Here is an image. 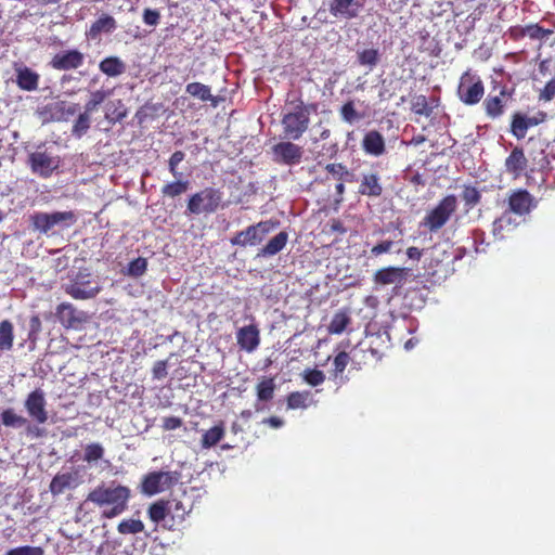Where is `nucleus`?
<instances>
[{
    "instance_id": "obj_64",
    "label": "nucleus",
    "mask_w": 555,
    "mask_h": 555,
    "mask_svg": "<svg viewBox=\"0 0 555 555\" xmlns=\"http://www.w3.org/2000/svg\"><path fill=\"white\" fill-rule=\"evenodd\" d=\"M423 251L415 246H411L406 249V256L412 259L418 261L422 258Z\"/></svg>"
},
{
    "instance_id": "obj_61",
    "label": "nucleus",
    "mask_w": 555,
    "mask_h": 555,
    "mask_svg": "<svg viewBox=\"0 0 555 555\" xmlns=\"http://www.w3.org/2000/svg\"><path fill=\"white\" fill-rule=\"evenodd\" d=\"M392 245H393L392 241H389V240L383 241V242H380V243H378V244H376L375 246L372 247L371 254L373 256L377 257V256H379L382 254L390 251Z\"/></svg>"
},
{
    "instance_id": "obj_63",
    "label": "nucleus",
    "mask_w": 555,
    "mask_h": 555,
    "mask_svg": "<svg viewBox=\"0 0 555 555\" xmlns=\"http://www.w3.org/2000/svg\"><path fill=\"white\" fill-rule=\"evenodd\" d=\"M328 225L332 233L345 234L347 232V229L339 219H332Z\"/></svg>"
},
{
    "instance_id": "obj_41",
    "label": "nucleus",
    "mask_w": 555,
    "mask_h": 555,
    "mask_svg": "<svg viewBox=\"0 0 555 555\" xmlns=\"http://www.w3.org/2000/svg\"><path fill=\"white\" fill-rule=\"evenodd\" d=\"M144 524L140 519H124L117 530L120 534H137L144 531Z\"/></svg>"
},
{
    "instance_id": "obj_38",
    "label": "nucleus",
    "mask_w": 555,
    "mask_h": 555,
    "mask_svg": "<svg viewBox=\"0 0 555 555\" xmlns=\"http://www.w3.org/2000/svg\"><path fill=\"white\" fill-rule=\"evenodd\" d=\"M190 182L188 180H176L165 184L162 188L163 196L175 198L188 191Z\"/></svg>"
},
{
    "instance_id": "obj_36",
    "label": "nucleus",
    "mask_w": 555,
    "mask_h": 555,
    "mask_svg": "<svg viewBox=\"0 0 555 555\" xmlns=\"http://www.w3.org/2000/svg\"><path fill=\"white\" fill-rule=\"evenodd\" d=\"M0 418L2 425L5 427L17 428L28 424V420L22 415H18L12 408L2 410L0 413Z\"/></svg>"
},
{
    "instance_id": "obj_1",
    "label": "nucleus",
    "mask_w": 555,
    "mask_h": 555,
    "mask_svg": "<svg viewBox=\"0 0 555 555\" xmlns=\"http://www.w3.org/2000/svg\"><path fill=\"white\" fill-rule=\"evenodd\" d=\"M130 498L129 487L113 481L109 486L104 482L96 486L88 493L86 501L102 508L103 518L112 519L128 509Z\"/></svg>"
},
{
    "instance_id": "obj_3",
    "label": "nucleus",
    "mask_w": 555,
    "mask_h": 555,
    "mask_svg": "<svg viewBox=\"0 0 555 555\" xmlns=\"http://www.w3.org/2000/svg\"><path fill=\"white\" fill-rule=\"evenodd\" d=\"M63 289L75 300H89L102 292V285L98 276L85 269L70 275L68 282L63 285Z\"/></svg>"
},
{
    "instance_id": "obj_26",
    "label": "nucleus",
    "mask_w": 555,
    "mask_h": 555,
    "mask_svg": "<svg viewBox=\"0 0 555 555\" xmlns=\"http://www.w3.org/2000/svg\"><path fill=\"white\" fill-rule=\"evenodd\" d=\"M533 127L531 119L522 112H515L511 116L509 132L517 139L526 138L528 130Z\"/></svg>"
},
{
    "instance_id": "obj_8",
    "label": "nucleus",
    "mask_w": 555,
    "mask_h": 555,
    "mask_svg": "<svg viewBox=\"0 0 555 555\" xmlns=\"http://www.w3.org/2000/svg\"><path fill=\"white\" fill-rule=\"evenodd\" d=\"M180 473L172 470H155L143 476L140 483L141 493L152 496L171 489L180 480Z\"/></svg>"
},
{
    "instance_id": "obj_16",
    "label": "nucleus",
    "mask_w": 555,
    "mask_h": 555,
    "mask_svg": "<svg viewBox=\"0 0 555 555\" xmlns=\"http://www.w3.org/2000/svg\"><path fill=\"white\" fill-rule=\"evenodd\" d=\"M534 206V197L525 189H518L508 196V207L516 215L529 214Z\"/></svg>"
},
{
    "instance_id": "obj_46",
    "label": "nucleus",
    "mask_w": 555,
    "mask_h": 555,
    "mask_svg": "<svg viewBox=\"0 0 555 555\" xmlns=\"http://www.w3.org/2000/svg\"><path fill=\"white\" fill-rule=\"evenodd\" d=\"M104 455V448L98 442L89 443L85 447L83 461L94 463Z\"/></svg>"
},
{
    "instance_id": "obj_62",
    "label": "nucleus",
    "mask_w": 555,
    "mask_h": 555,
    "mask_svg": "<svg viewBox=\"0 0 555 555\" xmlns=\"http://www.w3.org/2000/svg\"><path fill=\"white\" fill-rule=\"evenodd\" d=\"M41 331V320L38 315H33L29 320V337L37 335Z\"/></svg>"
},
{
    "instance_id": "obj_40",
    "label": "nucleus",
    "mask_w": 555,
    "mask_h": 555,
    "mask_svg": "<svg viewBox=\"0 0 555 555\" xmlns=\"http://www.w3.org/2000/svg\"><path fill=\"white\" fill-rule=\"evenodd\" d=\"M13 339V324L9 320H3L0 322V350H11Z\"/></svg>"
},
{
    "instance_id": "obj_17",
    "label": "nucleus",
    "mask_w": 555,
    "mask_h": 555,
    "mask_svg": "<svg viewBox=\"0 0 555 555\" xmlns=\"http://www.w3.org/2000/svg\"><path fill=\"white\" fill-rule=\"evenodd\" d=\"M505 171L512 176L514 180L519 179L528 166V159L524 153L521 147H514L509 155L506 157L505 163Z\"/></svg>"
},
{
    "instance_id": "obj_2",
    "label": "nucleus",
    "mask_w": 555,
    "mask_h": 555,
    "mask_svg": "<svg viewBox=\"0 0 555 555\" xmlns=\"http://www.w3.org/2000/svg\"><path fill=\"white\" fill-rule=\"evenodd\" d=\"M318 104H306L298 100L293 109L284 114L282 118L283 133L285 138L298 140L308 130L311 113H317Z\"/></svg>"
},
{
    "instance_id": "obj_51",
    "label": "nucleus",
    "mask_w": 555,
    "mask_h": 555,
    "mask_svg": "<svg viewBox=\"0 0 555 555\" xmlns=\"http://www.w3.org/2000/svg\"><path fill=\"white\" fill-rule=\"evenodd\" d=\"M360 65L374 67L379 61V53L376 49H365L358 53Z\"/></svg>"
},
{
    "instance_id": "obj_52",
    "label": "nucleus",
    "mask_w": 555,
    "mask_h": 555,
    "mask_svg": "<svg viewBox=\"0 0 555 555\" xmlns=\"http://www.w3.org/2000/svg\"><path fill=\"white\" fill-rule=\"evenodd\" d=\"M349 362H350V357H349L348 352H346V351L338 352L333 361L334 377H338L339 375H341L344 373V371L346 370L347 365L349 364Z\"/></svg>"
},
{
    "instance_id": "obj_22",
    "label": "nucleus",
    "mask_w": 555,
    "mask_h": 555,
    "mask_svg": "<svg viewBox=\"0 0 555 555\" xmlns=\"http://www.w3.org/2000/svg\"><path fill=\"white\" fill-rule=\"evenodd\" d=\"M362 149L367 155L378 157L386 152L383 134L377 130L367 131L362 139Z\"/></svg>"
},
{
    "instance_id": "obj_33",
    "label": "nucleus",
    "mask_w": 555,
    "mask_h": 555,
    "mask_svg": "<svg viewBox=\"0 0 555 555\" xmlns=\"http://www.w3.org/2000/svg\"><path fill=\"white\" fill-rule=\"evenodd\" d=\"M339 115L341 119L347 124H354L365 118V113H361L357 109L354 100H348L339 108Z\"/></svg>"
},
{
    "instance_id": "obj_10",
    "label": "nucleus",
    "mask_w": 555,
    "mask_h": 555,
    "mask_svg": "<svg viewBox=\"0 0 555 555\" xmlns=\"http://www.w3.org/2000/svg\"><path fill=\"white\" fill-rule=\"evenodd\" d=\"M278 222L272 220L260 221L256 224L247 227L245 230L237 232L230 238L233 246L246 247L260 244L266 235L271 232Z\"/></svg>"
},
{
    "instance_id": "obj_23",
    "label": "nucleus",
    "mask_w": 555,
    "mask_h": 555,
    "mask_svg": "<svg viewBox=\"0 0 555 555\" xmlns=\"http://www.w3.org/2000/svg\"><path fill=\"white\" fill-rule=\"evenodd\" d=\"M116 20L106 13H103L96 21H94L89 29L86 31V36L89 39H96L102 33H112L116 29Z\"/></svg>"
},
{
    "instance_id": "obj_21",
    "label": "nucleus",
    "mask_w": 555,
    "mask_h": 555,
    "mask_svg": "<svg viewBox=\"0 0 555 555\" xmlns=\"http://www.w3.org/2000/svg\"><path fill=\"white\" fill-rule=\"evenodd\" d=\"M380 176L377 172L364 173L361 178L358 193L367 197H379L383 194Z\"/></svg>"
},
{
    "instance_id": "obj_28",
    "label": "nucleus",
    "mask_w": 555,
    "mask_h": 555,
    "mask_svg": "<svg viewBox=\"0 0 555 555\" xmlns=\"http://www.w3.org/2000/svg\"><path fill=\"white\" fill-rule=\"evenodd\" d=\"M171 501L163 499L152 503L147 508V516L155 524L164 521L168 516H171Z\"/></svg>"
},
{
    "instance_id": "obj_25",
    "label": "nucleus",
    "mask_w": 555,
    "mask_h": 555,
    "mask_svg": "<svg viewBox=\"0 0 555 555\" xmlns=\"http://www.w3.org/2000/svg\"><path fill=\"white\" fill-rule=\"evenodd\" d=\"M78 485L77 473L56 474L50 482V491L53 495L62 494L66 489L74 488Z\"/></svg>"
},
{
    "instance_id": "obj_12",
    "label": "nucleus",
    "mask_w": 555,
    "mask_h": 555,
    "mask_svg": "<svg viewBox=\"0 0 555 555\" xmlns=\"http://www.w3.org/2000/svg\"><path fill=\"white\" fill-rule=\"evenodd\" d=\"M24 406L28 416L38 424H44L48 421V411L46 409V395L42 389L37 388L28 393Z\"/></svg>"
},
{
    "instance_id": "obj_58",
    "label": "nucleus",
    "mask_w": 555,
    "mask_h": 555,
    "mask_svg": "<svg viewBox=\"0 0 555 555\" xmlns=\"http://www.w3.org/2000/svg\"><path fill=\"white\" fill-rule=\"evenodd\" d=\"M183 425V421L178 416H166L163 418L162 428L165 431L176 430Z\"/></svg>"
},
{
    "instance_id": "obj_50",
    "label": "nucleus",
    "mask_w": 555,
    "mask_h": 555,
    "mask_svg": "<svg viewBox=\"0 0 555 555\" xmlns=\"http://www.w3.org/2000/svg\"><path fill=\"white\" fill-rule=\"evenodd\" d=\"M147 270V260L143 257H138L129 262L127 274L133 278L142 276Z\"/></svg>"
},
{
    "instance_id": "obj_57",
    "label": "nucleus",
    "mask_w": 555,
    "mask_h": 555,
    "mask_svg": "<svg viewBox=\"0 0 555 555\" xmlns=\"http://www.w3.org/2000/svg\"><path fill=\"white\" fill-rule=\"evenodd\" d=\"M167 367H168L167 360L156 361L152 369L153 378L158 379V380L165 378L168 374Z\"/></svg>"
},
{
    "instance_id": "obj_13",
    "label": "nucleus",
    "mask_w": 555,
    "mask_h": 555,
    "mask_svg": "<svg viewBox=\"0 0 555 555\" xmlns=\"http://www.w3.org/2000/svg\"><path fill=\"white\" fill-rule=\"evenodd\" d=\"M85 63V54L79 50H64L53 55L50 61L52 68L56 70H73L81 67Z\"/></svg>"
},
{
    "instance_id": "obj_59",
    "label": "nucleus",
    "mask_w": 555,
    "mask_h": 555,
    "mask_svg": "<svg viewBox=\"0 0 555 555\" xmlns=\"http://www.w3.org/2000/svg\"><path fill=\"white\" fill-rule=\"evenodd\" d=\"M172 513H171V520L172 524L169 526L171 528L175 525V519L178 518L179 521H182L184 519V515L186 513L183 504L179 501H172Z\"/></svg>"
},
{
    "instance_id": "obj_60",
    "label": "nucleus",
    "mask_w": 555,
    "mask_h": 555,
    "mask_svg": "<svg viewBox=\"0 0 555 555\" xmlns=\"http://www.w3.org/2000/svg\"><path fill=\"white\" fill-rule=\"evenodd\" d=\"M346 166L341 163H331L325 166V170L331 173L335 179L340 181Z\"/></svg>"
},
{
    "instance_id": "obj_48",
    "label": "nucleus",
    "mask_w": 555,
    "mask_h": 555,
    "mask_svg": "<svg viewBox=\"0 0 555 555\" xmlns=\"http://www.w3.org/2000/svg\"><path fill=\"white\" fill-rule=\"evenodd\" d=\"M325 374L318 369H306L302 372V379L312 387L322 385L325 382Z\"/></svg>"
},
{
    "instance_id": "obj_4",
    "label": "nucleus",
    "mask_w": 555,
    "mask_h": 555,
    "mask_svg": "<svg viewBox=\"0 0 555 555\" xmlns=\"http://www.w3.org/2000/svg\"><path fill=\"white\" fill-rule=\"evenodd\" d=\"M514 102V89L496 83L487 93L482 102L485 115L490 120H500Z\"/></svg>"
},
{
    "instance_id": "obj_6",
    "label": "nucleus",
    "mask_w": 555,
    "mask_h": 555,
    "mask_svg": "<svg viewBox=\"0 0 555 555\" xmlns=\"http://www.w3.org/2000/svg\"><path fill=\"white\" fill-rule=\"evenodd\" d=\"M222 198L221 190L207 186L189 197L186 208L192 215L214 214L222 207Z\"/></svg>"
},
{
    "instance_id": "obj_14",
    "label": "nucleus",
    "mask_w": 555,
    "mask_h": 555,
    "mask_svg": "<svg viewBox=\"0 0 555 555\" xmlns=\"http://www.w3.org/2000/svg\"><path fill=\"white\" fill-rule=\"evenodd\" d=\"M236 343L241 350L254 352L260 345V331L256 324L242 326L236 332Z\"/></svg>"
},
{
    "instance_id": "obj_29",
    "label": "nucleus",
    "mask_w": 555,
    "mask_h": 555,
    "mask_svg": "<svg viewBox=\"0 0 555 555\" xmlns=\"http://www.w3.org/2000/svg\"><path fill=\"white\" fill-rule=\"evenodd\" d=\"M99 69L108 77H117L126 72V64L118 56H107L100 62Z\"/></svg>"
},
{
    "instance_id": "obj_11",
    "label": "nucleus",
    "mask_w": 555,
    "mask_h": 555,
    "mask_svg": "<svg viewBox=\"0 0 555 555\" xmlns=\"http://www.w3.org/2000/svg\"><path fill=\"white\" fill-rule=\"evenodd\" d=\"M60 157L44 151H35L29 154L27 164L33 173L40 178H50L60 167Z\"/></svg>"
},
{
    "instance_id": "obj_24",
    "label": "nucleus",
    "mask_w": 555,
    "mask_h": 555,
    "mask_svg": "<svg viewBox=\"0 0 555 555\" xmlns=\"http://www.w3.org/2000/svg\"><path fill=\"white\" fill-rule=\"evenodd\" d=\"M78 103H68L66 101H57L47 106L48 112L52 118L57 121H66L69 117L77 114L79 111Z\"/></svg>"
},
{
    "instance_id": "obj_7",
    "label": "nucleus",
    "mask_w": 555,
    "mask_h": 555,
    "mask_svg": "<svg viewBox=\"0 0 555 555\" xmlns=\"http://www.w3.org/2000/svg\"><path fill=\"white\" fill-rule=\"evenodd\" d=\"M35 231L48 234L52 229L59 227L66 229L76 223L77 218L73 211L35 212L29 218Z\"/></svg>"
},
{
    "instance_id": "obj_34",
    "label": "nucleus",
    "mask_w": 555,
    "mask_h": 555,
    "mask_svg": "<svg viewBox=\"0 0 555 555\" xmlns=\"http://www.w3.org/2000/svg\"><path fill=\"white\" fill-rule=\"evenodd\" d=\"M224 436V425L223 422L215 425L210 429L206 430L202 436V447L204 449H209L216 446L219 441L222 440Z\"/></svg>"
},
{
    "instance_id": "obj_20",
    "label": "nucleus",
    "mask_w": 555,
    "mask_h": 555,
    "mask_svg": "<svg viewBox=\"0 0 555 555\" xmlns=\"http://www.w3.org/2000/svg\"><path fill=\"white\" fill-rule=\"evenodd\" d=\"M408 271L409 269L399 267L382 268L374 273L373 281L378 285L401 284L405 280Z\"/></svg>"
},
{
    "instance_id": "obj_56",
    "label": "nucleus",
    "mask_w": 555,
    "mask_h": 555,
    "mask_svg": "<svg viewBox=\"0 0 555 555\" xmlns=\"http://www.w3.org/2000/svg\"><path fill=\"white\" fill-rule=\"evenodd\" d=\"M142 20L145 25L155 27L160 22V13L158 10L146 8L143 11Z\"/></svg>"
},
{
    "instance_id": "obj_30",
    "label": "nucleus",
    "mask_w": 555,
    "mask_h": 555,
    "mask_svg": "<svg viewBox=\"0 0 555 555\" xmlns=\"http://www.w3.org/2000/svg\"><path fill=\"white\" fill-rule=\"evenodd\" d=\"M185 91L193 98L203 102L210 101L214 106L217 105V99L211 94L210 87L202 82H191L185 87Z\"/></svg>"
},
{
    "instance_id": "obj_5",
    "label": "nucleus",
    "mask_w": 555,
    "mask_h": 555,
    "mask_svg": "<svg viewBox=\"0 0 555 555\" xmlns=\"http://www.w3.org/2000/svg\"><path fill=\"white\" fill-rule=\"evenodd\" d=\"M456 196L453 194L447 195L434 208L427 211L420 222V227L430 233L438 232L448 223L452 215L456 211Z\"/></svg>"
},
{
    "instance_id": "obj_35",
    "label": "nucleus",
    "mask_w": 555,
    "mask_h": 555,
    "mask_svg": "<svg viewBox=\"0 0 555 555\" xmlns=\"http://www.w3.org/2000/svg\"><path fill=\"white\" fill-rule=\"evenodd\" d=\"M311 393L308 390L305 391H293L287 396L286 404L288 410L307 409L312 402Z\"/></svg>"
},
{
    "instance_id": "obj_49",
    "label": "nucleus",
    "mask_w": 555,
    "mask_h": 555,
    "mask_svg": "<svg viewBox=\"0 0 555 555\" xmlns=\"http://www.w3.org/2000/svg\"><path fill=\"white\" fill-rule=\"evenodd\" d=\"M109 95L108 91L96 90L91 92V96L89 101L85 105V112L91 114L105 101V99Z\"/></svg>"
},
{
    "instance_id": "obj_39",
    "label": "nucleus",
    "mask_w": 555,
    "mask_h": 555,
    "mask_svg": "<svg viewBox=\"0 0 555 555\" xmlns=\"http://www.w3.org/2000/svg\"><path fill=\"white\" fill-rule=\"evenodd\" d=\"M275 383L272 377L262 378L256 386L257 398L260 401H270L274 396Z\"/></svg>"
},
{
    "instance_id": "obj_9",
    "label": "nucleus",
    "mask_w": 555,
    "mask_h": 555,
    "mask_svg": "<svg viewBox=\"0 0 555 555\" xmlns=\"http://www.w3.org/2000/svg\"><path fill=\"white\" fill-rule=\"evenodd\" d=\"M456 95L465 105L478 104L485 95V85L480 76L469 69L464 72L460 77Z\"/></svg>"
},
{
    "instance_id": "obj_31",
    "label": "nucleus",
    "mask_w": 555,
    "mask_h": 555,
    "mask_svg": "<svg viewBox=\"0 0 555 555\" xmlns=\"http://www.w3.org/2000/svg\"><path fill=\"white\" fill-rule=\"evenodd\" d=\"M350 323L351 318L349 312L346 309L339 310L333 315L327 326V332L330 334L339 335L346 331Z\"/></svg>"
},
{
    "instance_id": "obj_18",
    "label": "nucleus",
    "mask_w": 555,
    "mask_h": 555,
    "mask_svg": "<svg viewBox=\"0 0 555 555\" xmlns=\"http://www.w3.org/2000/svg\"><path fill=\"white\" fill-rule=\"evenodd\" d=\"M273 153L278 157V160L285 165L298 164L302 157V149L289 141L275 144L273 146Z\"/></svg>"
},
{
    "instance_id": "obj_47",
    "label": "nucleus",
    "mask_w": 555,
    "mask_h": 555,
    "mask_svg": "<svg viewBox=\"0 0 555 555\" xmlns=\"http://www.w3.org/2000/svg\"><path fill=\"white\" fill-rule=\"evenodd\" d=\"M462 199L465 206L468 208L475 207L481 199V194L477 188L472 185H465L462 191Z\"/></svg>"
},
{
    "instance_id": "obj_55",
    "label": "nucleus",
    "mask_w": 555,
    "mask_h": 555,
    "mask_svg": "<svg viewBox=\"0 0 555 555\" xmlns=\"http://www.w3.org/2000/svg\"><path fill=\"white\" fill-rule=\"evenodd\" d=\"M185 154L182 151H176L168 160V169L175 178H179L181 172L178 171V165L184 159Z\"/></svg>"
},
{
    "instance_id": "obj_44",
    "label": "nucleus",
    "mask_w": 555,
    "mask_h": 555,
    "mask_svg": "<svg viewBox=\"0 0 555 555\" xmlns=\"http://www.w3.org/2000/svg\"><path fill=\"white\" fill-rule=\"evenodd\" d=\"M90 128V114L87 112L80 113L75 120L72 133L76 138H81L85 133H87Z\"/></svg>"
},
{
    "instance_id": "obj_32",
    "label": "nucleus",
    "mask_w": 555,
    "mask_h": 555,
    "mask_svg": "<svg viewBox=\"0 0 555 555\" xmlns=\"http://www.w3.org/2000/svg\"><path fill=\"white\" fill-rule=\"evenodd\" d=\"M288 234L285 231H281L273 236L260 250L263 256H274L280 253L287 243Z\"/></svg>"
},
{
    "instance_id": "obj_15",
    "label": "nucleus",
    "mask_w": 555,
    "mask_h": 555,
    "mask_svg": "<svg viewBox=\"0 0 555 555\" xmlns=\"http://www.w3.org/2000/svg\"><path fill=\"white\" fill-rule=\"evenodd\" d=\"M55 317L65 328H74L86 321L83 312L78 311L70 302H62L56 307Z\"/></svg>"
},
{
    "instance_id": "obj_54",
    "label": "nucleus",
    "mask_w": 555,
    "mask_h": 555,
    "mask_svg": "<svg viewBox=\"0 0 555 555\" xmlns=\"http://www.w3.org/2000/svg\"><path fill=\"white\" fill-rule=\"evenodd\" d=\"M555 98V76L548 80L544 88L540 90L538 99L541 102H551Z\"/></svg>"
},
{
    "instance_id": "obj_37",
    "label": "nucleus",
    "mask_w": 555,
    "mask_h": 555,
    "mask_svg": "<svg viewBox=\"0 0 555 555\" xmlns=\"http://www.w3.org/2000/svg\"><path fill=\"white\" fill-rule=\"evenodd\" d=\"M128 115V109L126 108L125 104L121 100H117L115 102H111L107 106V112L105 114V118L112 122H120L122 121Z\"/></svg>"
},
{
    "instance_id": "obj_43",
    "label": "nucleus",
    "mask_w": 555,
    "mask_h": 555,
    "mask_svg": "<svg viewBox=\"0 0 555 555\" xmlns=\"http://www.w3.org/2000/svg\"><path fill=\"white\" fill-rule=\"evenodd\" d=\"M411 109L420 116H430L433 108L428 105L427 98L423 94L416 95L411 102Z\"/></svg>"
},
{
    "instance_id": "obj_27",
    "label": "nucleus",
    "mask_w": 555,
    "mask_h": 555,
    "mask_svg": "<svg viewBox=\"0 0 555 555\" xmlns=\"http://www.w3.org/2000/svg\"><path fill=\"white\" fill-rule=\"evenodd\" d=\"M16 83L22 90L34 91L38 88L39 75L29 67H20L16 69Z\"/></svg>"
},
{
    "instance_id": "obj_45",
    "label": "nucleus",
    "mask_w": 555,
    "mask_h": 555,
    "mask_svg": "<svg viewBox=\"0 0 555 555\" xmlns=\"http://www.w3.org/2000/svg\"><path fill=\"white\" fill-rule=\"evenodd\" d=\"M553 31L551 29L543 28L539 24H530L521 29V35L527 36L530 39L541 40L550 36Z\"/></svg>"
},
{
    "instance_id": "obj_42",
    "label": "nucleus",
    "mask_w": 555,
    "mask_h": 555,
    "mask_svg": "<svg viewBox=\"0 0 555 555\" xmlns=\"http://www.w3.org/2000/svg\"><path fill=\"white\" fill-rule=\"evenodd\" d=\"M512 225V217L509 215L504 214L500 218H496L492 224V233L494 237L503 240L505 237V230L511 229Z\"/></svg>"
},
{
    "instance_id": "obj_19",
    "label": "nucleus",
    "mask_w": 555,
    "mask_h": 555,
    "mask_svg": "<svg viewBox=\"0 0 555 555\" xmlns=\"http://www.w3.org/2000/svg\"><path fill=\"white\" fill-rule=\"evenodd\" d=\"M362 4L358 0H331L328 9L333 16L352 20L359 15Z\"/></svg>"
},
{
    "instance_id": "obj_53",
    "label": "nucleus",
    "mask_w": 555,
    "mask_h": 555,
    "mask_svg": "<svg viewBox=\"0 0 555 555\" xmlns=\"http://www.w3.org/2000/svg\"><path fill=\"white\" fill-rule=\"evenodd\" d=\"M44 550L41 546L22 545L10 548L4 555H43Z\"/></svg>"
}]
</instances>
